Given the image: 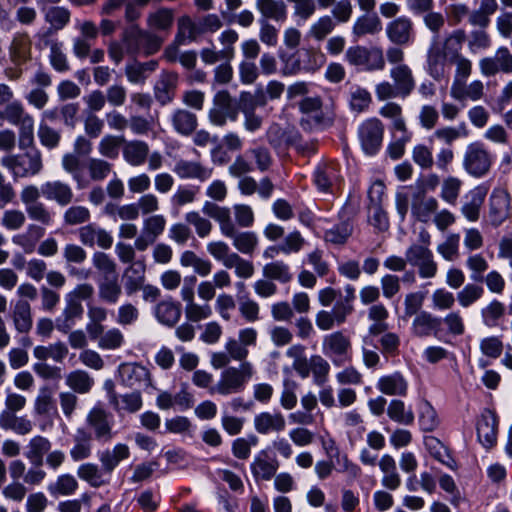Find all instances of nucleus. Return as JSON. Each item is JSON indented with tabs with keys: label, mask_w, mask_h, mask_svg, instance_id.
Here are the masks:
<instances>
[{
	"label": "nucleus",
	"mask_w": 512,
	"mask_h": 512,
	"mask_svg": "<svg viewBox=\"0 0 512 512\" xmlns=\"http://www.w3.org/2000/svg\"><path fill=\"white\" fill-rule=\"evenodd\" d=\"M51 442L44 436H34L27 445L26 457L41 464L43 455L50 451Z\"/></svg>",
	"instance_id": "obj_64"
},
{
	"label": "nucleus",
	"mask_w": 512,
	"mask_h": 512,
	"mask_svg": "<svg viewBox=\"0 0 512 512\" xmlns=\"http://www.w3.org/2000/svg\"><path fill=\"white\" fill-rule=\"evenodd\" d=\"M72 440L73 446L69 454L73 461L79 462L91 456L93 436L86 427H78Z\"/></svg>",
	"instance_id": "obj_22"
},
{
	"label": "nucleus",
	"mask_w": 512,
	"mask_h": 512,
	"mask_svg": "<svg viewBox=\"0 0 512 512\" xmlns=\"http://www.w3.org/2000/svg\"><path fill=\"white\" fill-rule=\"evenodd\" d=\"M226 238L232 240L233 246L242 254H252L258 246V236L253 231H239L237 227Z\"/></svg>",
	"instance_id": "obj_40"
},
{
	"label": "nucleus",
	"mask_w": 512,
	"mask_h": 512,
	"mask_svg": "<svg viewBox=\"0 0 512 512\" xmlns=\"http://www.w3.org/2000/svg\"><path fill=\"white\" fill-rule=\"evenodd\" d=\"M347 317L348 315L335 305L332 311L320 310L317 312L315 323L320 330L328 331L336 325L343 324Z\"/></svg>",
	"instance_id": "obj_47"
},
{
	"label": "nucleus",
	"mask_w": 512,
	"mask_h": 512,
	"mask_svg": "<svg viewBox=\"0 0 512 512\" xmlns=\"http://www.w3.org/2000/svg\"><path fill=\"white\" fill-rule=\"evenodd\" d=\"M210 122L215 126L223 127L227 121H236L238 107L227 90H221L214 95L213 107L208 114Z\"/></svg>",
	"instance_id": "obj_7"
},
{
	"label": "nucleus",
	"mask_w": 512,
	"mask_h": 512,
	"mask_svg": "<svg viewBox=\"0 0 512 512\" xmlns=\"http://www.w3.org/2000/svg\"><path fill=\"white\" fill-rule=\"evenodd\" d=\"M387 415L392 421L402 425H411L415 419L412 409L399 399L390 401L387 407Z\"/></svg>",
	"instance_id": "obj_53"
},
{
	"label": "nucleus",
	"mask_w": 512,
	"mask_h": 512,
	"mask_svg": "<svg viewBox=\"0 0 512 512\" xmlns=\"http://www.w3.org/2000/svg\"><path fill=\"white\" fill-rule=\"evenodd\" d=\"M306 53L309 57V62L305 65L301 64L300 59L297 58L295 54L280 55V59L283 64L281 70L282 75L292 76L298 74L302 70L315 71L324 64L325 58L323 54L317 53L313 50H308Z\"/></svg>",
	"instance_id": "obj_13"
},
{
	"label": "nucleus",
	"mask_w": 512,
	"mask_h": 512,
	"mask_svg": "<svg viewBox=\"0 0 512 512\" xmlns=\"http://www.w3.org/2000/svg\"><path fill=\"white\" fill-rule=\"evenodd\" d=\"M202 211L218 223L220 232L224 237L236 227V224L232 221L230 208L228 207L219 206L213 202L206 201L203 204Z\"/></svg>",
	"instance_id": "obj_27"
},
{
	"label": "nucleus",
	"mask_w": 512,
	"mask_h": 512,
	"mask_svg": "<svg viewBox=\"0 0 512 512\" xmlns=\"http://www.w3.org/2000/svg\"><path fill=\"white\" fill-rule=\"evenodd\" d=\"M77 476L95 488L108 483L104 472L94 463L81 464L77 469Z\"/></svg>",
	"instance_id": "obj_59"
},
{
	"label": "nucleus",
	"mask_w": 512,
	"mask_h": 512,
	"mask_svg": "<svg viewBox=\"0 0 512 512\" xmlns=\"http://www.w3.org/2000/svg\"><path fill=\"white\" fill-rule=\"evenodd\" d=\"M382 30L380 18L375 14H364L358 17L352 27V34L356 39L365 35H375Z\"/></svg>",
	"instance_id": "obj_42"
},
{
	"label": "nucleus",
	"mask_w": 512,
	"mask_h": 512,
	"mask_svg": "<svg viewBox=\"0 0 512 512\" xmlns=\"http://www.w3.org/2000/svg\"><path fill=\"white\" fill-rule=\"evenodd\" d=\"M255 374L251 362H242L239 366L226 367L220 375L217 383L210 388V394L228 396L242 392L246 384Z\"/></svg>",
	"instance_id": "obj_3"
},
{
	"label": "nucleus",
	"mask_w": 512,
	"mask_h": 512,
	"mask_svg": "<svg viewBox=\"0 0 512 512\" xmlns=\"http://www.w3.org/2000/svg\"><path fill=\"white\" fill-rule=\"evenodd\" d=\"M255 5L261 14V19L283 22L287 18V8L283 1L256 0Z\"/></svg>",
	"instance_id": "obj_41"
},
{
	"label": "nucleus",
	"mask_w": 512,
	"mask_h": 512,
	"mask_svg": "<svg viewBox=\"0 0 512 512\" xmlns=\"http://www.w3.org/2000/svg\"><path fill=\"white\" fill-rule=\"evenodd\" d=\"M390 77L394 85L400 90V97L409 96L415 88L416 82L411 68L406 64L395 65L390 70Z\"/></svg>",
	"instance_id": "obj_29"
},
{
	"label": "nucleus",
	"mask_w": 512,
	"mask_h": 512,
	"mask_svg": "<svg viewBox=\"0 0 512 512\" xmlns=\"http://www.w3.org/2000/svg\"><path fill=\"white\" fill-rule=\"evenodd\" d=\"M45 44L50 49L49 62L53 69L61 73L68 71L70 67L67 56L63 52V43L57 40H49Z\"/></svg>",
	"instance_id": "obj_61"
},
{
	"label": "nucleus",
	"mask_w": 512,
	"mask_h": 512,
	"mask_svg": "<svg viewBox=\"0 0 512 512\" xmlns=\"http://www.w3.org/2000/svg\"><path fill=\"white\" fill-rule=\"evenodd\" d=\"M351 341L342 331H335L323 338L322 351L336 366L350 360Z\"/></svg>",
	"instance_id": "obj_8"
},
{
	"label": "nucleus",
	"mask_w": 512,
	"mask_h": 512,
	"mask_svg": "<svg viewBox=\"0 0 512 512\" xmlns=\"http://www.w3.org/2000/svg\"><path fill=\"white\" fill-rule=\"evenodd\" d=\"M129 456V447L126 444L118 443L112 449L104 450L100 454L99 460L102 464L103 471L107 474H111L117 465Z\"/></svg>",
	"instance_id": "obj_38"
},
{
	"label": "nucleus",
	"mask_w": 512,
	"mask_h": 512,
	"mask_svg": "<svg viewBox=\"0 0 512 512\" xmlns=\"http://www.w3.org/2000/svg\"><path fill=\"white\" fill-rule=\"evenodd\" d=\"M262 273L265 278L276 280L283 284L290 282L293 277L289 265L282 260L265 264Z\"/></svg>",
	"instance_id": "obj_55"
},
{
	"label": "nucleus",
	"mask_w": 512,
	"mask_h": 512,
	"mask_svg": "<svg viewBox=\"0 0 512 512\" xmlns=\"http://www.w3.org/2000/svg\"><path fill=\"white\" fill-rule=\"evenodd\" d=\"M377 389L385 395L405 396L408 391V382L400 372H394L380 377Z\"/></svg>",
	"instance_id": "obj_31"
},
{
	"label": "nucleus",
	"mask_w": 512,
	"mask_h": 512,
	"mask_svg": "<svg viewBox=\"0 0 512 512\" xmlns=\"http://www.w3.org/2000/svg\"><path fill=\"white\" fill-rule=\"evenodd\" d=\"M384 193L385 186L381 181L373 183L369 190L371 205L368 208V222L380 232H384L389 229L388 215L381 206Z\"/></svg>",
	"instance_id": "obj_9"
},
{
	"label": "nucleus",
	"mask_w": 512,
	"mask_h": 512,
	"mask_svg": "<svg viewBox=\"0 0 512 512\" xmlns=\"http://www.w3.org/2000/svg\"><path fill=\"white\" fill-rule=\"evenodd\" d=\"M437 209L438 201L434 197H419L413 202L411 207L413 216L423 223H427Z\"/></svg>",
	"instance_id": "obj_56"
},
{
	"label": "nucleus",
	"mask_w": 512,
	"mask_h": 512,
	"mask_svg": "<svg viewBox=\"0 0 512 512\" xmlns=\"http://www.w3.org/2000/svg\"><path fill=\"white\" fill-rule=\"evenodd\" d=\"M384 128L381 121L371 118L364 121L359 127V138L362 149L367 155L376 154L383 141Z\"/></svg>",
	"instance_id": "obj_10"
},
{
	"label": "nucleus",
	"mask_w": 512,
	"mask_h": 512,
	"mask_svg": "<svg viewBox=\"0 0 512 512\" xmlns=\"http://www.w3.org/2000/svg\"><path fill=\"white\" fill-rule=\"evenodd\" d=\"M344 58L349 65L366 72L383 71L386 66L383 50L378 46H351L346 50Z\"/></svg>",
	"instance_id": "obj_5"
},
{
	"label": "nucleus",
	"mask_w": 512,
	"mask_h": 512,
	"mask_svg": "<svg viewBox=\"0 0 512 512\" xmlns=\"http://www.w3.org/2000/svg\"><path fill=\"white\" fill-rule=\"evenodd\" d=\"M419 425L425 432L434 431L439 426L436 410L427 400H423L419 406Z\"/></svg>",
	"instance_id": "obj_63"
},
{
	"label": "nucleus",
	"mask_w": 512,
	"mask_h": 512,
	"mask_svg": "<svg viewBox=\"0 0 512 512\" xmlns=\"http://www.w3.org/2000/svg\"><path fill=\"white\" fill-rule=\"evenodd\" d=\"M11 318L18 333H28L33 326L32 309L29 302L17 300L12 308Z\"/></svg>",
	"instance_id": "obj_30"
},
{
	"label": "nucleus",
	"mask_w": 512,
	"mask_h": 512,
	"mask_svg": "<svg viewBox=\"0 0 512 512\" xmlns=\"http://www.w3.org/2000/svg\"><path fill=\"white\" fill-rule=\"evenodd\" d=\"M145 32L138 24L127 25L123 29L121 41L124 43L128 55L134 56L140 51Z\"/></svg>",
	"instance_id": "obj_49"
},
{
	"label": "nucleus",
	"mask_w": 512,
	"mask_h": 512,
	"mask_svg": "<svg viewBox=\"0 0 512 512\" xmlns=\"http://www.w3.org/2000/svg\"><path fill=\"white\" fill-rule=\"evenodd\" d=\"M173 20L174 12L169 8H159L147 15V25L152 30H170Z\"/></svg>",
	"instance_id": "obj_60"
},
{
	"label": "nucleus",
	"mask_w": 512,
	"mask_h": 512,
	"mask_svg": "<svg viewBox=\"0 0 512 512\" xmlns=\"http://www.w3.org/2000/svg\"><path fill=\"white\" fill-rule=\"evenodd\" d=\"M510 194L505 190H494L490 196V217L494 226H499L508 217L510 211Z\"/></svg>",
	"instance_id": "obj_23"
},
{
	"label": "nucleus",
	"mask_w": 512,
	"mask_h": 512,
	"mask_svg": "<svg viewBox=\"0 0 512 512\" xmlns=\"http://www.w3.org/2000/svg\"><path fill=\"white\" fill-rule=\"evenodd\" d=\"M44 19L50 24L47 33L62 30L70 21V11L62 6H51L44 10Z\"/></svg>",
	"instance_id": "obj_51"
},
{
	"label": "nucleus",
	"mask_w": 512,
	"mask_h": 512,
	"mask_svg": "<svg viewBox=\"0 0 512 512\" xmlns=\"http://www.w3.org/2000/svg\"><path fill=\"white\" fill-rule=\"evenodd\" d=\"M338 178L337 165L332 162L320 163L314 172V183L321 192H329Z\"/></svg>",
	"instance_id": "obj_35"
},
{
	"label": "nucleus",
	"mask_w": 512,
	"mask_h": 512,
	"mask_svg": "<svg viewBox=\"0 0 512 512\" xmlns=\"http://www.w3.org/2000/svg\"><path fill=\"white\" fill-rule=\"evenodd\" d=\"M441 318L432 315L428 311L419 312L412 322V333L417 337L437 335L440 331Z\"/></svg>",
	"instance_id": "obj_28"
},
{
	"label": "nucleus",
	"mask_w": 512,
	"mask_h": 512,
	"mask_svg": "<svg viewBox=\"0 0 512 512\" xmlns=\"http://www.w3.org/2000/svg\"><path fill=\"white\" fill-rule=\"evenodd\" d=\"M122 382L131 388L148 387L151 385L149 371L142 365L126 363L119 367Z\"/></svg>",
	"instance_id": "obj_18"
},
{
	"label": "nucleus",
	"mask_w": 512,
	"mask_h": 512,
	"mask_svg": "<svg viewBox=\"0 0 512 512\" xmlns=\"http://www.w3.org/2000/svg\"><path fill=\"white\" fill-rule=\"evenodd\" d=\"M479 68L482 75L494 76L499 72L512 73V53L505 47H499L493 57H484L479 61Z\"/></svg>",
	"instance_id": "obj_12"
},
{
	"label": "nucleus",
	"mask_w": 512,
	"mask_h": 512,
	"mask_svg": "<svg viewBox=\"0 0 512 512\" xmlns=\"http://www.w3.org/2000/svg\"><path fill=\"white\" fill-rule=\"evenodd\" d=\"M166 218L161 214H153L143 221L142 233L134 242L138 251H145L164 232Z\"/></svg>",
	"instance_id": "obj_11"
},
{
	"label": "nucleus",
	"mask_w": 512,
	"mask_h": 512,
	"mask_svg": "<svg viewBox=\"0 0 512 512\" xmlns=\"http://www.w3.org/2000/svg\"><path fill=\"white\" fill-rule=\"evenodd\" d=\"M0 427L24 436L32 432L34 424L27 416H18L12 414V412H1Z\"/></svg>",
	"instance_id": "obj_36"
},
{
	"label": "nucleus",
	"mask_w": 512,
	"mask_h": 512,
	"mask_svg": "<svg viewBox=\"0 0 512 512\" xmlns=\"http://www.w3.org/2000/svg\"><path fill=\"white\" fill-rule=\"evenodd\" d=\"M286 421L284 416L277 413L262 412L254 418V428L260 434L281 432L285 429Z\"/></svg>",
	"instance_id": "obj_32"
},
{
	"label": "nucleus",
	"mask_w": 512,
	"mask_h": 512,
	"mask_svg": "<svg viewBox=\"0 0 512 512\" xmlns=\"http://www.w3.org/2000/svg\"><path fill=\"white\" fill-rule=\"evenodd\" d=\"M33 408L34 413L38 416H49L52 412L57 413L53 390L49 386H42L39 389Z\"/></svg>",
	"instance_id": "obj_52"
},
{
	"label": "nucleus",
	"mask_w": 512,
	"mask_h": 512,
	"mask_svg": "<svg viewBox=\"0 0 512 512\" xmlns=\"http://www.w3.org/2000/svg\"><path fill=\"white\" fill-rule=\"evenodd\" d=\"M42 196L48 200L56 202L59 206H67L74 199L72 187L63 181H46L41 185Z\"/></svg>",
	"instance_id": "obj_17"
},
{
	"label": "nucleus",
	"mask_w": 512,
	"mask_h": 512,
	"mask_svg": "<svg viewBox=\"0 0 512 512\" xmlns=\"http://www.w3.org/2000/svg\"><path fill=\"white\" fill-rule=\"evenodd\" d=\"M177 76L172 73H162L155 83L154 95L161 105L170 103L174 97Z\"/></svg>",
	"instance_id": "obj_39"
},
{
	"label": "nucleus",
	"mask_w": 512,
	"mask_h": 512,
	"mask_svg": "<svg viewBox=\"0 0 512 512\" xmlns=\"http://www.w3.org/2000/svg\"><path fill=\"white\" fill-rule=\"evenodd\" d=\"M279 461L272 458L266 451H260L251 463V472L256 479L269 481L275 476Z\"/></svg>",
	"instance_id": "obj_26"
},
{
	"label": "nucleus",
	"mask_w": 512,
	"mask_h": 512,
	"mask_svg": "<svg viewBox=\"0 0 512 512\" xmlns=\"http://www.w3.org/2000/svg\"><path fill=\"white\" fill-rule=\"evenodd\" d=\"M300 110L306 114V118H302L301 125L304 128H307L306 125L309 124L310 120H314L316 125L321 124H330L331 119L328 118L327 121H322V118L319 116L318 112L321 107V101L317 97H308L304 98L299 104Z\"/></svg>",
	"instance_id": "obj_54"
},
{
	"label": "nucleus",
	"mask_w": 512,
	"mask_h": 512,
	"mask_svg": "<svg viewBox=\"0 0 512 512\" xmlns=\"http://www.w3.org/2000/svg\"><path fill=\"white\" fill-rule=\"evenodd\" d=\"M487 193V187L477 186L466 194V201L461 207V212L468 221L476 222L479 219L480 210Z\"/></svg>",
	"instance_id": "obj_24"
},
{
	"label": "nucleus",
	"mask_w": 512,
	"mask_h": 512,
	"mask_svg": "<svg viewBox=\"0 0 512 512\" xmlns=\"http://www.w3.org/2000/svg\"><path fill=\"white\" fill-rule=\"evenodd\" d=\"M45 229L36 224H29L24 233L15 234L12 243L20 247L26 254L35 251L37 242L44 236Z\"/></svg>",
	"instance_id": "obj_34"
},
{
	"label": "nucleus",
	"mask_w": 512,
	"mask_h": 512,
	"mask_svg": "<svg viewBox=\"0 0 512 512\" xmlns=\"http://www.w3.org/2000/svg\"><path fill=\"white\" fill-rule=\"evenodd\" d=\"M203 34V29L196 24L189 16H182L177 21V33L175 38L178 43H188L196 41Z\"/></svg>",
	"instance_id": "obj_46"
},
{
	"label": "nucleus",
	"mask_w": 512,
	"mask_h": 512,
	"mask_svg": "<svg viewBox=\"0 0 512 512\" xmlns=\"http://www.w3.org/2000/svg\"><path fill=\"white\" fill-rule=\"evenodd\" d=\"M153 314L160 324L174 327L182 315L181 304L173 298L167 297L155 305Z\"/></svg>",
	"instance_id": "obj_19"
},
{
	"label": "nucleus",
	"mask_w": 512,
	"mask_h": 512,
	"mask_svg": "<svg viewBox=\"0 0 512 512\" xmlns=\"http://www.w3.org/2000/svg\"><path fill=\"white\" fill-rule=\"evenodd\" d=\"M506 313V306L498 299H492L480 310L481 320L484 326L494 328L498 326Z\"/></svg>",
	"instance_id": "obj_44"
},
{
	"label": "nucleus",
	"mask_w": 512,
	"mask_h": 512,
	"mask_svg": "<svg viewBox=\"0 0 512 512\" xmlns=\"http://www.w3.org/2000/svg\"><path fill=\"white\" fill-rule=\"evenodd\" d=\"M37 136L41 146L47 150L57 149L62 139L61 131L51 127L45 121L39 123Z\"/></svg>",
	"instance_id": "obj_57"
},
{
	"label": "nucleus",
	"mask_w": 512,
	"mask_h": 512,
	"mask_svg": "<svg viewBox=\"0 0 512 512\" xmlns=\"http://www.w3.org/2000/svg\"><path fill=\"white\" fill-rule=\"evenodd\" d=\"M494 157L489 148L482 142L469 143L463 153L462 167L473 178L487 176L492 168Z\"/></svg>",
	"instance_id": "obj_4"
},
{
	"label": "nucleus",
	"mask_w": 512,
	"mask_h": 512,
	"mask_svg": "<svg viewBox=\"0 0 512 512\" xmlns=\"http://www.w3.org/2000/svg\"><path fill=\"white\" fill-rule=\"evenodd\" d=\"M353 233V225L350 220H344L327 229L324 239L333 245H344Z\"/></svg>",
	"instance_id": "obj_58"
},
{
	"label": "nucleus",
	"mask_w": 512,
	"mask_h": 512,
	"mask_svg": "<svg viewBox=\"0 0 512 512\" xmlns=\"http://www.w3.org/2000/svg\"><path fill=\"white\" fill-rule=\"evenodd\" d=\"M79 241L87 247L97 245L102 249H109L113 244V237L104 228L95 223H88L78 229Z\"/></svg>",
	"instance_id": "obj_14"
},
{
	"label": "nucleus",
	"mask_w": 512,
	"mask_h": 512,
	"mask_svg": "<svg viewBox=\"0 0 512 512\" xmlns=\"http://www.w3.org/2000/svg\"><path fill=\"white\" fill-rule=\"evenodd\" d=\"M121 295L122 287L116 276L112 278L105 277L98 284V296L106 304L114 305L118 303Z\"/></svg>",
	"instance_id": "obj_48"
},
{
	"label": "nucleus",
	"mask_w": 512,
	"mask_h": 512,
	"mask_svg": "<svg viewBox=\"0 0 512 512\" xmlns=\"http://www.w3.org/2000/svg\"><path fill=\"white\" fill-rule=\"evenodd\" d=\"M66 385L76 394H87L94 385V379L85 370L77 369L66 375Z\"/></svg>",
	"instance_id": "obj_43"
},
{
	"label": "nucleus",
	"mask_w": 512,
	"mask_h": 512,
	"mask_svg": "<svg viewBox=\"0 0 512 512\" xmlns=\"http://www.w3.org/2000/svg\"><path fill=\"white\" fill-rule=\"evenodd\" d=\"M123 159L133 167L143 165L149 155V146L141 140L124 142L122 149Z\"/></svg>",
	"instance_id": "obj_33"
},
{
	"label": "nucleus",
	"mask_w": 512,
	"mask_h": 512,
	"mask_svg": "<svg viewBox=\"0 0 512 512\" xmlns=\"http://www.w3.org/2000/svg\"><path fill=\"white\" fill-rule=\"evenodd\" d=\"M468 135L469 130L465 123H460L457 127L444 126L436 129L433 133V137L446 145H451L456 140L466 138Z\"/></svg>",
	"instance_id": "obj_62"
},
{
	"label": "nucleus",
	"mask_w": 512,
	"mask_h": 512,
	"mask_svg": "<svg viewBox=\"0 0 512 512\" xmlns=\"http://www.w3.org/2000/svg\"><path fill=\"white\" fill-rule=\"evenodd\" d=\"M497 425L496 415L490 410H485L477 422L478 440L487 449L492 448L496 444Z\"/></svg>",
	"instance_id": "obj_21"
},
{
	"label": "nucleus",
	"mask_w": 512,
	"mask_h": 512,
	"mask_svg": "<svg viewBox=\"0 0 512 512\" xmlns=\"http://www.w3.org/2000/svg\"><path fill=\"white\" fill-rule=\"evenodd\" d=\"M10 61L21 66L32 59V41L26 32H17L13 35L8 47Z\"/></svg>",
	"instance_id": "obj_16"
},
{
	"label": "nucleus",
	"mask_w": 512,
	"mask_h": 512,
	"mask_svg": "<svg viewBox=\"0 0 512 512\" xmlns=\"http://www.w3.org/2000/svg\"><path fill=\"white\" fill-rule=\"evenodd\" d=\"M387 38L396 45H406L414 38L413 21L408 16H399L386 26Z\"/></svg>",
	"instance_id": "obj_15"
},
{
	"label": "nucleus",
	"mask_w": 512,
	"mask_h": 512,
	"mask_svg": "<svg viewBox=\"0 0 512 512\" xmlns=\"http://www.w3.org/2000/svg\"><path fill=\"white\" fill-rule=\"evenodd\" d=\"M173 172L180 179H196L204 182L212 176L213 169L199 161L180 159L175 163Z\"/></svg>",
	"instance_id": "obj_20"
},
{
	"label": "nucleus",
	"mask_w": 512,
	"mask_h": 512,
	"mask_svg": "<svg viewBox=\"0 0 512 512\" xmlns=\"http://www.w3.org/2000/svg\"><path fill=\"white\" fill-rule=\"evenodd\" d=\"M125 290L128 295H132L142 286L145 281V267L142 263L136 262L126 268L124 272Z\"/></svg>",
	"instance_id": "obj_50"
},
{
	"label": "nucleus",
	"mask_w": 512,
	"mask_h": 512,
	"mask_svg": "<svg viewBox=\"0 0 512 512\" xmlns=\"http://www.w3.org/2000/svg\"><path fill=\"white\" fill-rule=\"evenodd\" d=\"M431 235L422 229L418 235V242L412 243L405 251L408 264L416 267L422 279L434 278L438 272V264L430 249Z\"/></svg>",
	"instance_id": "obj_2"
},
{
	"label": "nucleus",
	"mask_w": 512,
	"mask_h": 512,
	"mask_svg": "<svg viewBox=\"0 0 512 512\" xmlns=\"http://www.w3.org/2000/svg\"><path fill=\"white\" fill-rule=\"evenodd\" d=\"M171 121L176 132L183 136L192 134L198 124L196 115L185 109L175 110L171 116Z\"/></svg>",
	"instance_id": "obj_45"
},
{
	"label": "nucleus",
	"mask_w": 512,
	"mask_h": 512,
	"mask_svg": "<svg viewBox=\"0 0 512 512\" xmlns=\"http://www.w3.org/2000/svg\"><path fill=\"white\" fill-rule=\"evenodd\" d=\"M450 95L457 101H478L484 95V84L481 80H473L469 84L464 81L450 88Z\"/></svg>",
	"instance_id": "obj_37"
},
{
	"label": "nucleus",
	"mask_w": 512,
	"mask_h": 512,
	"mask_svg": "<svg viewBox=\"0 0 512 512\" xmlns=\"http://www.w3.org/2000/svg\"><path fill=\"white\" fill-rule=\"evenodd\" d=\"M84 308L81 303H76L66 298V305L61 314L55 320V328L64 334L70 332L77 320L83 316Z\"/></svg>",
	"instance_id": "obj_25"
},
{
	"label": "nucleus",
	"mask_w": 512,
	"mask_h": 512,
	"mask_svg": "<svg viewBox=\"0 0 512 512\" xmlns=\"http://www.w3.org/2000/svg\"><path fill=\"white\" fill-rule=\"evenodd\" d=\"M21 153H8L1 158V164L13 179L32 178L39 175L43 168V156L38 148H28Z\"/></svg>",
	"instance_id": "obj_1"
},
{
	"label": "nucleus",
	"mask_w": 512,
	"mask_h": 512,
	"mask_svg": "<svg viewBox=\"0 0 512 512\" xmlns=\"http://www.w3.org/2000/svg\"><path fill=\"white\" fill-rule=\"evenodd\" d=\"M86 424L92 436L100 443L110 442L114 437L111 415L100 405L92 407L86 415Z\"/></svg>",
	"instance_id": "obj_6"
}]
</instances>
